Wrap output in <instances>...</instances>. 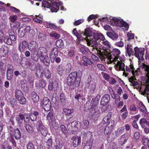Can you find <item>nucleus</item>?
Here are the masks:
<instances>
[{
  "label": "nucleus",
  "mask_w": 149,
  "mask_h": 149,
  "mask_svg": "<svg viewBox=\"0 0 149 149\" xmlns=\"http://www.w3.org/2000/svg\"><path fill=\"white\" fill-rule=\"evenodd\" d=\"M37 47L38 45L35 42L32 41L29 43L28 48L29 49L31 52V56L37 53Z\"/></svg>",
  "instance_id": "obj_10"
},
{
  "label": "nucleus",
  "mask_w": 149,
  "mask_h": 149,
  "mask_svg": "<svg viewBox=\"0 0 149 149\" xmlns=\"http://www.w3.org/2000/svg\"><path fill=\"white\" fill-rule=\"evenodd\" d=\"M58 49L56 47H54L51 51L49 56L52 62H54L55 58L58 56Z\"/></svg>",
  "instance_id": "obj_9"
},
{
  "label": "nucleus",
  "mask_w": 149,
  "mask_h": 149,
  "mask_svg": "<svg viewBox=\"0 0 149 149\" xmlns=\"http://www.w3.org/2000/svg\"><path fill=\"white\" fill-rule=\"evenodd\" d=\"M51 104H49V103L46 105H45L43 106V107L44 108V109L46 111H49L51 109Z\"/></svg>",
  "instance_id": "obj_64"
},
{
  "label": "nucleus",
  "mask_w": 149,
  "mask_h": 149,
  "mask_svg": "<svg viewBox=\"0 0 149 149\" xmlns=\"http://www.w3.org/2000/svg\"><path fill=\"white\" fill-rule=\"evenodd\" d=\"M67 98L63 93L60 94L59 100L62 104H64L67 101Z\"/></svg>",
  "instance_id": "obj_37"
},
{
  "label": "nucleus",
  "mask_w": 149,
  "mask_h": 149,
  "mask_svg": "<svg viewBox=\"0 0 149 149\" xmlns=\"http://www.w3.org/2000/svg\"><path fill=\"white\" fill-rule=\"evenodd\" d=\"M43 16L40 14L38 15H36L35 17L33 18V21L36 23L41 24L42 22Z\"/></svg>",
  "instance_id": "obj_17"
},
{
  "label": "nucleus",
  "mask_w": 149,
  "mask_h": 149,
  "mask_svg": "<svg viewBox=\"0 0 149 149\" xmlns=\"http://www.w3.org/2000/svg\"><path fill=\"white\" fill-rule=\"evenodd\" d=\"M56 46L59 48H61L64 46V42L62 40L60 39L57 40L56 42Z\"/></svg>",
  "instance_id": "obj_38"
},
{
  "label": "nucleus",
  "mask_w": 149,
  "mask_h": 149,
  "mask_svg": "<svg viewBox=\"0 0 149 149\" xmlns=\"http://www.w3.org/2000/svg\"><path fill=\"white\" fill-rule=\"evenodd\" d=\"M44 74L45 76L47 79H49L51 76V74L48 69L45 68L44 70V73L42 72L41 73V76H43Z\"/></svg>",
  "instance_id": "obj_24"
},
{
  "label": "nucleus",
  "mask_w": 149,
  "mask_h": 149,
  "mask_svg": "<svg viewBox=\"0 0 149 149\" xmlns=\"http://www.w3.org/2000/svg\"><path fill=\"white\" fill-rule=\"evenodd\" d=\"M39 114L38 112L35 111L33 113H31L30 115L31 119L32 121H35L37 118V116Z\"/></svg>",
  "instance_id": "obj_32"
},
{
  "label": "nucleus",
  "mask_w": 149,
  "mask_h": 149,
  "mask_svg": "<svg viewBox=\"0 0 149 149\" xmlns=\"http://www.w3.org/2000/svg\"><path fill=\"white\" fill-rule=\"evenodd\" d=\"M67 54V55L69 57H72L74 55V52L72 50H68L67 53H65Z\"/></svg>",
  "instance_id": "obj_62"
},
{
  "label": "nucleus",
  "mask_w": 149,
  "mask_h": 149,
  "mask_svg": "<svg viewBox=\"0 0 149 149\" xmlns=\"http://www.w3.org/2000/svg\"><path fill=\"white\" fill-rule=\"evenodd\" d=\"M44 26L46 28L53 29L54 30L56 29L57 28V26L54 24L47 22H44Z\"/></svg>",
  "instance_id": "obj_30"
},
{
  "label": "nucleus",
  "mask_w": 149,
  "mask_h": 149,
  "mask_svg": "<svg viewBox=\"0 0 149 149\" xmlns=\"http://www.w3.org/2000/svg\"><path fill=\"white\" fill-rule=\"evenodd\" d=\"M142 143L145 146L149 147V140L147 138H143L142 139Z\"/></svg>",
  "instance_id": "obj_45"
},
{
  "label": "nucleus",
  "mask_w": 149,
  "mask_h": 149,
  "mask_svg": "<svg viewBox=\"0 0 149 149\" xmlns=\"http://www.w3.org/2000/svg\"><path fill=\"white\" fill-rule=\"evenodd\" d=\"M13 134L15 138L17 140L21 138V134L19 130L16 128L13 132Z\"/></svg>",
  "instance_id": "obj_22"
},
{
  "label": "nucleus",
  "mask_w": 149,
  "mask_h": 149,
  "mask_svg": "<svg viewBox=\"0 0 149 149\" xmlns=\"http://www.w3.org/2000/svg\"><path fill=\"white\" fill-rule=\"evenodd\" d=\"M39 127L40 132L42 135L44 136H46L48 132L46 128L42 125L39 126Z\"/></svg>",
  "instance_id": "obj_21"
},
{
  "label": "nucleus",
  "mask_w": 149,
  "mask_h": 149,
  "mask_svg": "<svg viewBox=\"0 0 149 149\" xmlns=\"http://www.w3.org/2000/svg\"><path fill=\"white\" fill-rule=\"evenodd\" d=\"M125 68L124 72H123V76L125 77H127L129 74L127 72L132 73L133 76L129 78V81L131 85H132L137 89L139 90V92L141 94L145 96V95H149V86L146 87L143 90L141 89V87H140V84H139L136 81L135 76L138 75L139 70H135L133 63H131L129 66L126 65Z\"/></svg>",
  "instance_id": "obj_1"
},
{
  "label": "nucleus",
  "mask_w": 149,
  "mask_h": 149,
  "mask_svg": "<svg viewBox=\"0 0 149 149\" xmlns=\"http://www.w3.org/2000/svg\"><path fill=\"white\" fill-rule=\"evenodd\" d=\"M110 99L109 95L107 94L103 96L101 99L100 103L102 105H105L109 102Z\"/></svg>",
  "instance_id": "obj_16"
},
{
  "label": "nucleus",
  "mask_w": 149,
  "mask_h": 149,
  "mask_svg": "<svg viewBox=\"0 0 149 149\" xmlns=\"http://www.w3.org/2000/svg\"><path fill=\"white\" fill-rule=\"evenodd\" d=\"M107 35L108 36L113 40H116L118 38V35L114 32H107Z\"/></svg>",
  "instance_id": "obj_18"
},
{
  "label": "nucleus",
  "mask_w": 149,
  "mask_h": 149,
  "mask_svg": "<svg viewBox=\"0 0 149 149\" xmlns=\"http://www.w3.org/2000/svg\"><path fill=\"white\" fill-rule=\"evenodd\" d=\"M49 34L50 37H54L56 39H58L60 37V35L54 31L49 33Z\"/></svg>",
  "instance_id": "obj_47"
},
{
  "label": "nucleus",
  "mask_w": 149,
  "mask_h": 149,
  "mask_svg": "<svg viewBox=\"0 0 149 149\" xmlns=\"http://www.w3.org/2000/svg\"><path fill=\"white\" fill-rule=\"evenodd\" d=\"M15 94V97L17 99L20 98L21 97L23 96L22 91L18 89L16 90Z\"/></svg>",
  "instance_id": "obj_39"
},
{
  "label": "nucleus",
  "mask_w": 149,
  "mask_h": 149,
  "mask_svg": "<svg viewBox=\"0 0 149 149\" xmlns=\"http://www.w3.org/2000/svg\"><path fill=\"white\" fill-rule=\"evenodd\" d=\"M53 1L51 0H47L43 1H42V6L45 8H50L51 4L52 3Z\"/></svg>",
  "instance_id": "obj_23"
},
{
  "label": "nucleus",
  "mask_w": 149,
  "mask_h": 149,
  "mask_svg": "<svg viewBox=\"0 0 149 149\" xmlns=\"http://www.w3.org/2000/svg\"><path fill=\"white\" fill-rule=\"evenodd\" d=\"M4 34L3 31H0V42L2 43L5 39Z\"/></svg>",
  "instance_id": "obj_61"
},
{
  "label": "nucleus",
  "mask_w": 149,
  "mask_h": 149,
  "mask_svg": "<svg viewBox=\"0 0 149 149\" xmlns=\"http://www.w3.org/2000/svg\"><path fill=\"white\" fill-rule=\"evenodd\" d=\"M61 5V2H52L51 4L50 8L52 12H56L59 9V6Z\"/></svg>",
  "instance_id": "obj_11"
},
{
  "label": "nucleus",
  "mask_w": 149,
  "mask_h": 149,
  "mask_svg": "<svg viewBox=\"0 0 149 149\" xmlns=\"http://www.w3.org/2000/svg\"><path fill=\"white\" fill-rule=\"evenodd\" d=\"M101 73L103 78L107 81H109L110 78V76L107 73L104 72H102Z\"/></svg>",
  "instance_id": "obj_59"
},
{
  "label": "nucleus",
  "mask_w": 149,
  "mask_h": 149,
  "mask_svg": "<svg viewBox=\"0 0 149 149\" xmlns=\"http://www.w3.org/2000/svg\"><path fill=\"white\" fill-rule=\"evenodd\" d=\"M112 21L111 23V25L112 26H116L120 27H124L125 28L126 31L128 30L129 29V26L128 24L123 19H118L116 17H112Z\"/></svg>",
  "instance_id": "obj_7"
},
{
  "label": "nucleus",
  "mask_w": 149,
  "mask_h": 149,
  "mask_svg": "<svg viewBox=\"0 0 149 149\" xmlns=\"http://www.w3.org/2000/svg\"><path fill=\"white\" fill-rule=\"evenodd\" d=\"M13 76V70L11 69H8L7 70L6 74L7 79L9 80H10Z\"/></svg>",
  "instance_id": "obj_33"
},
{
  "label": "nucleus",
  "mask_w": 149,
  "mask_h": 149,
  "mask_svg": "<svg viewBox=\"0 0 149 149\" xmlns=\"http://www.w3.org/2000/svg\"><path fill=\"white\" fill-rule=\"evenodd\" d=\"M97 68L100 70L104 71H105V68L104 66L101 64H98L97 65Z\"/></svg>",
  "instance_id": "obj_57"
},
{
  "label": "nucleus",
  "mask_w": 149,
  "mask_h": 149,
  "mask_svg": "<svg viewBox=\"0 0 149 149\" xmlns=\"http://www.w3.org/2000/svg\"><path fill=\"white\" fill-rule=\"evenodd\" d=\"M63 111L68 119H70L72 118V113L74 111L73 109L64 108Z\"/></svg>",
  "instance_id": "obj_15"
},
{
  "label": "nucleus",
  "mask_w": 149,
  "mask_h": 149,
  "mask_svg": "<svg viewBox=\"0 0 149 149\" xmlns=\"http://www.w3.org/2000/svg\"><path fill=\"white\" fill-rule=\"evenodd\" d=\"M60 130L63 133L65 134H66L67 133V130L65 127L63 125H60Z\"/></svg>",
  "instance_id": "obj_55"
},
{
  "label": "nucleus",
  "mask_w": 149,
  "mask_h": 149,
  "mask_svg": "<svg viewBox=\"0 0 149 149\" xmlns=\"http://www.w3.org/2000/svg\"><path fill=\"white\" fill-rule=\"evenodd\" d=\"M126 50V53L130 57L133 53V51L131 45H127V47H125Z\"/></svg>",
  "instance_id": "obj_28"
},
{
  "label": "nucleus",
  "mask_w": 149,
  "mask_h": 149,
  "mask_svg": "<svg viewBox=\"0 0 149 149\" xmlns=\"http://www.w3.org/2000/svg\"><path fill=\"white\" fill-rule=\"evenodd\" d=\"M138 107L140 111H141L145 112H146V108L142 102H141L139 103Z\"/></svg>",
  "instance_id": "obj_41"
},
{
  "label": "nucleus",
  "mask_w": 149,
  "mask_h": 149,
  "mask_svg": "<svg viewBox=\"0 0 149 149\" xmlns=\"http://www.w3.org/2000/svg\"><path fill=\"white\" fill-rule=\"evenodd\" d=\"M139 124L142 128L149 127V117L146 119L143 118L139 120Z\"/></svg>",
  "instance_id": "obj_14"
},
{
  "label": "nucleus",
  "mask_w": 149,
  "mask_h": 149,
  "mask_svg": "<svg viewBox=\"0 0 149 149\" xmlns=\"http://www.w3.org/2000/svg\"><path fill=\"white\" fill-rule=\"evenodd\" d=\"M93 32L91 31V29L89 28H86L84 34L86 36L89 37L93 36Z\"/></svg>",
  "instance_id": "obj_40"
},
{
  "label": "nucleus",
  "mask_w": 149,
  "mask_h": 149,
  "mask_svg": "<svg viewBox=\"0 0 149 149\" xmlns=\"http://www.w3.org/2000/svg\"><path fill=\"white\" fill-rule=\"evenodd\" d=\"M88 86H89L90 89L89 91V92L91 94H93L96 88V83L95 82H93L92 83H91L90 85L88 84Z\"/></svg>",
  "instance_id": "obj_26"
},
{
  "label": "nucleus",
  "mask_w": 149,
  "mask_h": 149,
  "mask_svg": "<svg viewBox=\"0 0 149 149\" xmlns=\"http://www.w3.org/2000/svg\"><path fill=\"white\" fill-rule=\"evenodd\" d=\"M114 125V121L113 120H111L109 123L107 125L106 127L112 130Z\"/></svg>",
  "instance_id": "obj_46"
},
{
  "label": "nucleus",
  "mask_w": 149,
  "mask_h": 149,
  "mask_svg": "<svg viewBox=\"0 0 149 149\" xmlns=\"http://www.w3.org/2000/svg\"><path fill=\"white\" fill-rule=\"evenodd\" d=\"M4 41L5 43L8 45H11L12 43V41L9 37L7 38H6Z\"/></svg>",
  "instance_id": "obj_60"
},
{
  "label": "nucleus",
  "mask_w": 149,
  "mask_h": 149,
  "mask_svg": "<svg viewBox=\"0 0 149 149\" xmlns=\"http://www.w3.org/2000/svg\"><path fill=\"white\" fill-rule=\"evenodd\" d=\"M124 128L123 127H121L118 129L115 133V135L117 137L120 136L124 132Z\"/></svg>",
  "instance_id": "obj_34"
},
{
  "label": "nucleus",
  "mask_w": 149,
  "mask_h": 149,
  "mask_svg": "<svg viewBox=\"0 0 149 149\" xmlns=\"http://www.w3.org/2000/svg\"><path fill=\"white\" fill-rule=\"evenodd\" d=\"M26 68H29L31 70H33V67L34 66V64L33 63H32L31 61H28L26 62Z\"/></svg>",
  "instance_id": "obj_51"
},
{
  "label": "nucleus",
  "mask_w": 149,
  "mask_h": 149,
  "mask_svg": "<svg viewBox=\"0 0 149 149\" xmlns=\"http://www.w3.org/2000/svg\"><path fill=\"white\" fill-rule=\"evenodd\" d=\"M31 97L34 102L36 103L39 101V97L35 92H33L32 93Z\"/></svg>",
  "instance_id": "obj_29"
},
{
  "label": "nucleus",
  "mask_w": 149,
  "mask_h": 149,
  "mask_svg": "<svg viewBox=\"0 0 149 149\" xmlns=\"http://www.w3.org/2000/svg\"><path fill=\"white\" fill-rule=\"evenodd\" d=\"M71 65L70 64H68L66 66L65 69L62 65H59L57 68V73L60 75L62 76L70 72L71 71Z\"/></svg>",
  "instance_id": "obj_8"
},
{
  "label": "nucleus",
  "mask_w": 149,
  "mask_h": 149,
  "mask_svg": "<svg viewBox=\"0 0 149 149\" xmlns=\"http://www.w3.org/2000/svg\"><path fill=\"white\" fill-rule=\"evenodd\" d=\"M82 72L79 71L78 72L75 71L71 72L67 77L68 85L72 89H74L76 87H78L80 84Z\"/></svg>",
  "instance_id": "obj_3"
},
{
  "label": "nucleus",
  "mask_w": 149,
  "mask_h": 149,
  "mask_svg": "<svg viewBox=\"0 0 149 149\" xmlns=\"http://www.w3.org/2000/svg\"><path fill=\"white\" fill-rule=\"evenodd\" d=\"M49 103V104H51L48 98L45 97L43 98L42 102L41 104H42V105L43 106H44L45 105H46L48 104Z\"/></svg>",
  "instance_id": "obj_49"
},
{
  "label": "nucleus",
  "mask_w": 149,
  "mask_h": 149,
  "mask_svg": "<svg viewBox=\"0 0 149 149\" xmlns=\"http://www.w3.org/2000/svg\"><path fill=\"white\" fill-rule=\"evenodd\" d=\"M81 143V137L80 136L76 137L73 142V146L74 147H77Z\"/></svg>",
  "instance_id": "obj_20"
},
{
  "label": "nucleus",
  "mask_w": 149,
  "mask_h": 149,
  "mask_svg": "<svg viewBox=\"0 0 149 149\" xmlns=\"http://www.w3.org/2000/svg\"><path fill=\"white\" fill-rule=\"evenodd\" d=\"M17 100L21 104H24L26 103V100L24 96L21 97L20 98L17 99Z\"/></svg>",
  "instance_id": "obj_53"
},
{
  "label": "nucleus",
  "mask_w": 149,
  "mask_h": 149,
  "mask_svg": "<svg viewBox=\"0 0 149 149\" xmlns=\"http://www.w3.org/2000/svg\"><path fill=\"white\" fill-rule=\"evenodd\" d=\"M25 33L24 31L23 27H20L18 30V35L21 37H23L25 34Z\"/></svg>",
  "instance_id": "obj_44"
},
{
  "label": "nucleus",
  "mask_w": 149,
  "mask_h": 149,
  "mask_svg": "<svg viewBox=\"0 0 149 149\" xmlns=\"http://www.w3.org/2000/svg\"><path fill=\"white\" fill-rule=\"evenodd\" d=\"M111 115L110 113H108L103 118V120L102 121V123L104 124H105L107 123L111 118Z\"/></svg>",
  "instance_id": "obj_31"
},
{
  "label": "nucleus",
  "mask_w": 149,
  "mask_h": 149,
  "mask_svg": "<svg viewBox=\"0 0 149 149\" xmlns=\"http://www.w3.org/2000/svg\"><path fill=\"white\" fill-rule=\"evenodd\" d=\"M93 146V142L91 141L87 143L84 148L83 149H91Z\"/></svg>",
  "instance_id": "obj_54"
},
{
  "label": "nucleus",
  "mask_w": 149,
  "mask_h": 149,
  "mask_svg": "<svg viewBox=\"0 0 149 149\" xmlns=\"http://www.w3.org/2000/svg\"><path fill=\"white\" fill-rule=\"evenodd\" d=\"M85 40L87 42V45L93 47L92 51L94 53H97V55L100 58V56L106 55V53H108L106 50H104V49L98 48V43L95 40L91 39H88L87 37L85 38Z\"/></svg>",
  "instance_id": "obj_6"
},
{
  "label": "nucleus",
  "mask_w": 149,
  "mask_h": 149,
  "mask_svg": "<svg viewBox=\"0 0 149 149\" xmlns=\"http://www.w3.org/2000/svg\"><path fill=\"white\" fill-rule=\"evenodd\" d=\"M9 50V49L7 47H2L0 48V53L4 56L8 53Z\"/></svg>",
  "instance_id": "obj_27"
},
{
  "label": "nucleus",
  "mask_w": 149,
  "mask_h": 149,
  "mask_svg": "<svg viewBox=\"0 0 149 149\" xmlns=\"http://www.w3.org/2000/svg\"><path fill=\"white\" fill-rule=\"evenodd\" d=\"M13 32V34H11L10 32L9 33V37L12 41H15L16 40V37L14 35V32L12 31V30H10Z\"/></svg>",
  "instance_id": "obj_52"
},
{
  "label": "nucleus",
  "mask_w": 149,
  "mask_h": 149,
  "mask_svg": "<svg viewBox=\"0 0 149 149\" xmlns=\"http://www.w3.org/2000/svg\"><path fill=\"white\" fill-rule=\"evenodd\" d=\"M101 43L107 48H110L111 47L110 43L108 41L105 40V39L103 40H101Z\"/></svg>",
  "instance_id": "obj_56"
},
{
  "label": "nucleus",
  "mask_w": 149,
  "mask_h": 149,
  "mask_svg": "<svg viewBox=\"0 0 149 149\" xmlns=\"http://www.w3.org/2000/svg\"><path fill=\"white\" fill-rule=\"evenodd\" d=\"M91 109L92 111L98 110V104L96 102H94L92 105Z\"/></svg>",
  "instance_id": "obj_58"
},
{
  "label": "nucleus",
  "mask_w": 149,
  "mask_h": 149,
  "mask_svg": "<svg viewBox=\"0 0 149 149\" xmlns=\"http://www.w3.org/2000/svg\"><path fill=\"white\" fill-rule=\"evenodd\" d=\"M28 43L26 41H23L19 43L18 45L19 50L21 53L23 52L27 48Z\"/></svg>",
  "instance_id": "obj_12"
},
{
  "label": "nucleus",
  "mask_w": 149,
  "mask_h": 149,
  "mask_svg": "<svg viewBox=\"0 0 149 149\" xmlns=\"http://www.w3.org/2000/svg\"><path fill=\"white\" fill-rule=\"evenodd\" d=\"M25 127L26 131L30 133H32L33 132V128L29 125H26Z\"/></svg>",
  "instance_id": "obj_48"
},
{
  "label": "nucleus",
  "mask_w": 149,
  "mask_h": 149,
  "mask_svg": "<svg viewBox=\"0 0 149 149\" xmlns=\"http://www.w3.org/2000/svg\"><path fill=\"white\" fill-rule=\"evenodd\" d=\"M24 32L26 33L29 32L31 31H33L32 29H31V27L30 26H27L24 28Z\"/></svg>",
  "instance_id": "obj_63"
},
{
  "label": "nucleus",
  "mask_w": 149,
  "mask_h": 149,
  "mask_svg": "<svg viewBox=\"0 0 149 149\" xmlns=\"http://www.w3.org/2000/svg\"><path fill=\"white\" fill-rule=\"evenodd\" d=\"M47 148L48 149H50L52 148V142L51 139H48L47 142Z\"/></svg>",
  "instance_id": "obj_50"
},
{
  "label": "nucleus",
  "mask_w": 149,
  "mask_h": 149,
  "mask_svg": "<svg viewBox=\"0 0 149 149\" xmlns=\"http://www.w3.org/2000/svg\"><path fill=\"white\" fill-rule=\"evenodd\" d=\"M104 50H106L108 53H111L112 55H114L115 57L120 56L119 55L120 54V51L117 49H114L112 50V53L110 52L109 51L107 50L106 49H104Z\"/></svg>",
  "instance_id": "obj_25"
},
{
  "label": "nucleus",
  "mask_w": 149,
  "mask_h": 149,
  "mask_svg": "<svg viewBox=\"0 0 149 149\" xmlns=\"http://www.w3.org/2000/svg\"><path fill=\"white\" fill-rule=\"evenodd\" d=\"M128 139L127 136L126 134H124L122 135L120 138V141L121 144H124Z\"/></svg>",
  "instance_id": "obj_42"
},
{
  "label": "nucleus",
  "mask_w": 149,
  "mask_h": 149,
  "mask_svg": "<svg viewBox=\"0 0 149 149\" xmlns=\"http://www.w3.org/2000/svg\"><path fill=\"white\" fill-rule=\"evenodd\" d=\"M39 39L41 41H43L46 39V36L44 33L42 31H40L38 36Z\"/></svg>",
  "instance_id": "obj_36"
},
{
  "label": "nucleus",
  "mask_w": 149,
  "mask_h": 149,
  "mask_svg": "<svg viewBox=\"0 0 149 149\" xmlns=\"http://www.w3.org/2000/svg\"><path fill=\"white\" fill-rule=\"evenodd\" d=\"M82 59V63L86 66H87L88 65H91L93 63L91 60L85 56L83 57Z\"/></svg>",
  "instance_id": "obj_19"
},
{
  "label": "nucleus",
  "mask_w": 149,
  "mask_h": 149,
  "mask_svg": "<svg viewBox=\"0 0 149 149\" xmlns=\"http://www.w3.org/2000/svg\"><path fill=\"white\" fill-rule=\"evenodd\" d=\"M134 55L138 59L139 68H141L145 71H148L149 66L142 62L144 60L143 55L145 51L144 48H139L136 47L134 48Z\"/></svg>",
  "instance_id": "obj_5"
},
{
  "label": "nucleus",
  "mask_w": 149,
  "mask_h": 149,
  "mask_svg": "<svg viewBox=\"0 0 149 149\" xmlns=\"http://www.w3.org/2000/svg\"><path fill=\"white\" fill-rule=\"evenodd\" d=\"M93 37L96 40L99 39L103 40L105 39V37L102 34L97 31H94L93 32Z\"/></svg>",
  "instance_id": "obj_13"
},
{
  "label": "nucleus",
  "mask_w": 149,
  "mask_h": 149,
  "mask_svg": "<svg viewBox=\"0 0 149 149\" xmlns=\"http://www.w3.org/2000/svg\"><path fill=\"white\" fill-rule=\"evenodd\" d=\"M37 53H35L34 55L31 56V58L33 60L35 61H37L39 57L41 62L45 65L47 63L49 64L50 63V60L47 55V51L45 47H40L38 49Z\"/></svg>",
  "instance_id": "obj_4"
},
{
  "label": "nucleus",
  "mask_w": 149,
  "mask_h": 149,
  "mask_svg": "<svg viewBox=\"0 0 149 149\" xmlns=\"http://www.w3.org/2000/svg\"><path fill=\"white\" fill-rule=\"evenodd\" d=\"M91 136V133L90 132H88L86 133L83 132L81 133V136L82 138L85 139H87L88 138H90Z\"/></svg>",
  "instance_id": "obj_35"
},
{
  "label": "nucleus",
  "mask_w": 149,
  "mask_h": 149,
  "mask_svg": "<svg viewBox=\"0 0 149 149\" xmlns=\"http://www.w3.org/2000/svg\"><path fill=\"white\" fill-rule=\"evenodd\" d=\"M76 124L77 123H76L74 121H73L71 123H69L67 126L68 129L70 131H75V130L73 129V127H72V125H76Z\"/></svg>",
  "instance_id": "obj_43"
},
{
  "label": "nucleus",
  "mask_w": 149,
  "mask_h": 149,
  "mask_svg": "<svg viewBox=\"0 0 149 149\" xmlns=\"http://www.w3.org/2000/svg\"><path fill=\"white\" fill-rule=\"evenodd\" d=\"M107 54L100 56V58L102 61H104L106 58H107L108 61L107 62L108 64L114 63L115 69L118 71H122L124 72L125 66L124 64L125 58L124 56H118L115 57L111 53H106Z\"/></svg>",
  "instance_id": "obj_2"
}]
</instances>
